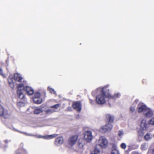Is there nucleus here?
<instances>
[{"mask_svg":"<svg viewBox=\"0 0 154 154\" xmlns=\"http://www.w3.org/2000/svg\"><path fill=\"white\" fill-rule=\"evenodd\" d=\"M119 93L112 95L109 92V89L106 87H103L101 90L100 94L97 96L96 101L98 104H103L106 102V98L109 99H115L119 97Z\"/></svg>","mask_w":154,"mask_h":154,"instance_id":"nucleus-1","label":"nucleus"},{"mask_svg":"<svg viewBox=\"0 0 154 154\" xmlns=\"http://www.w3.org/2000/svg\"><path fill=\"white\" fill-rule=\"evenodd\" d=\"M99 144L96 145V147L99 149L100 148H105L108 145V141L106 139L103 137H100L98 140Z\"/></svg>","mask_w":154,"mask_h":154,"instance_id":"nucleus-2","label":"nucleus"},{"mask_svg":"<svg viewBox=\"0 0 154 154\" xmlns=\"http://www.w3.org/2000/svg\"><path fill=\"white\" fill-rule=\"evenodd\" d=\"M18 88L23 90L26 94L28 95H32L34 93V90L31 87L29 86H24L23 84H19L18 85Z\"/></svg>","mask_w":154,"mask_h":154,"instance_id":"nucleus-3","label":"nucleus"},{"mask_svg":"<svg viewBox=\"0 0 154 154\" xmlns=\"http://www.w3.org/2000/svg\"><path fill=\"white\" fill-rule=\"evenodd\" d=\"M11 116V114L8 111L0 105V116L2 117L5 119H8Z\"/></svg>","mask_w":154,"mask_h":154,"instance_id":"nucleus-4","label":"nucleus"},{"mask_svg":"<svg viewBox=\"0 0 154 154\" xmlns=\"http://www.w3.org/2000/svg\"><path fill=\"white\" fill-rule=\"evenodd\" d=\"M72 107L77 112H80L82 109V104L81 102L79 101L73 102L72 105Z\"/></svg>","mask_w":154,"mask_h":154,"instance_id":"nucleus-5","label":"nucleus"},{"mask_svg":"<svg viewBox=\"0 0 154 154\" xmlns=\"http://www.w3.org/2000/svg\"><path fill=\"white\" fill-rule=\"evenodd\" d=\"M23 146V143H21L19 148L15 151L14 154H28L27 151Z\"/></svg>","mask_w":154,"mask_h":154,"instance_id":"nucleus-6","label":"nucleus"},{"mask_svg":"<svg viewBox=\"0 0 154 154\" xmlns=\"http://www.w3.org/2000/svg\"><path fill=\"white\" fill-rule=\"evenodd\" d=\"M78 137V136L77 135H73L70 136L67 141L68 144L71 146L74 145L77 142Z\"/></svg>","mask_w":154,"mask_h":154,"instance_id":"nucleus-7","label":"nucleus"},{"mask_svg":"<svg viewBox=\"0 0 154 154\" xmlns=\"http://www.w3.org/2000/svg\"><path fill=\"white\" fill-rule=\"evenodd\" d=\"M138 112L139 113H141L143 112H146L148 110V108L146 105L143 103H139L137 106Z\"/></svg>","mask_w":154,"mask_h":154,"instance_id":"nucleus-8","label":"nucleus"},{"mask_svg":"<svg viewBox=\"0 0 154 154\" xmlns=\"http://www.w3.org/2000/svg\"><path fill=\"white\" fill-rule=\"evenodd\" d=\"M84 138L87 142L91 141L93 138L91 132L88 131H86L84 134Z\"/></svg>","mask_w":154,"mask_h":154,"instance_id":"nucleus-9","label":"nucleus"},{"mask_svg":"<svg viewBox=\"0 0 154 154\" xmlns=\"http://www.w3.org/2000/svg\"><path fill=\"white\" fill-rule=\"evenodd\" d=\"M115 119V117L110 114L106 113L105 114V121L108 123L111 124L113 123Z\"/></svg>","mask_w":154,"mask_h":154,"instance_id":"nucleus-10","label":"nucleus"},{"mask_svg":"<svg viewBox=\"0 0 154 154\" xmlns=\"http://www.w3.org/2000/svg\"><path fill=\"white\" fill-rule=\"evenodd\" d=\"M63 138L62 137H58L57 138L55 141V144L57 146L61 144L63 142Z\"/></svg>","mask_w":154,"mask_h":154,"instance_id":"nucleus-11","label":"nucleus"},{"mask_svg":"<svg viewBox=\"0 0 154 154\" xmlns=\"http://www.w3.org/2000/svg\"><path fill=\"white\" fill-rule=\"evenodd\" d=\"M85 140L83 138H80L79 139L78 143V145L80 148H82L85 144Z\"/></svg>","mask_w":154,"mask_h":154,"instance_id":"nucleus-12","label":"nucleus"},{"mask_svg":"<svg viewBox=\"0 0 154 154\" xmlns=\"http://www.w3.org/2000/svg\"><path fill=\"white\" fill-rule=\"evenodd\" d=\"M14 79L19 82H21L23 79L22 77L18 73H15L14 75Z\"/></svg>","mask_w":154,"mask_h":154,"instance_id":"nucleus-13","label":"nucleus"},{"mask_svg":"<svg viewBox=\"0 0 154 154\" xmlns=\"http://www.w3.org/2000/svg\"><path fill=\"white\" fill-rule=\"evenodd\" d=\"M106 126L103 125L102 126L101 128L100 129V131L103 133H105L107 131H110V127L109 128H106Z\"/></svg>","mask_w":154,"mask_h":154,"instance_id":"nucleus-14","label":"nucleus"},{"mask_svg":"<svg viewBox=\"0 0 154 154\" xmlns=\"http://www.w3.org/2000/svg\"><path fill=\"white\" fill-rule=\"evenodd\" d=\"M56 136L57 135L56 134H53L51 135H46L44 136H42L41 135H39L38 136V138H43L45 139H49L53 138Z\"/></svg>","mask_w":154,"mask_h":154,"instance_id":"nucleus-15","label":"nucleus"},{"mask_svg":"<svg viewBox=\"0 0 154 154\" xmlns=\"http://www.w3.org/2000/svg\"><path fill=\"white\" fill-rule=\"evenodd\" d=\"M147 124L146 123V121L145 120H142L140 124V127L143 130H146L147 128Z\"/></svg>","mask_w":154,"mask_h":154,"instance_id":"nucleus-16","label":"nucleus"},{"mask_svg":"<svg viewBox=\"0 0 154 154\" xmlns=\"http://www.w3.org/2000/svg\"><path fill=\"white\" fill-rule=\"evenodd\" d=\"M18 90L17 91V94L18 97L20 99H23L25 97V95L23 94L22 89H18Z\"/></svg>","mask_w":154,"mask_h":154,"instance_id":"nucleus-17","label":"nucleus"},{"mask_svg":"<svg viewBox=\"0 0 154 154\" xmlns=\"http://www.w3.org/2000/svg\"><path fill=\"white\" fill-rule=\"evenodd\" d=\"M148 110H147V112L145 114V116L147 117H150L153 115V113L151 109L148 108Z\"/></svg>","mask_w":154,"mask_h":154,"instance_id":"nucleus-18","label":"nucleus"},{"mask_svg":"<svg viewBox=\"0 0 154 154\" xmlns=\"http://www.w3.org/2000/svg\"><path fill=\"white\" fill-rule=\"evenodd\" d=\"M33 100L34 103L37 104L41 103L42 102V99L39 98H33Z\"/></svg>","mask_w":154,"mask_h":154,"instance_id":"nucleus-19","label":"nucleus"},{"mask_svg":"<svg viewBox=\"0 0 154 154\" xmlns=\"http://www.w3.org/2000/svg\"><path fill=\"white\" fill-rule=\"evenodd\" d=\"M42 112L43 110L42 109L38 108H36L34 111V114H38Z\"/></svg>","mask_w":154,"mask_h":154,"instance_id":"nucleus-20","label":"nucleus"},{"mask_svg":"<svg viewBox=\"0 0 154 154\" xmlns=\"http://www.w3.org/2000/svg\"><path fill=\"white\" fill-rule=\"evenodd\" d=\"M110 154H119V152L116 147H113Z\"/></svg>","mask_w":154,"mask_h":154,"instance_id":"nucleus-21","label":"nucleus"},{"mask_svg":"<svg viewBox=\"0 0 154 154\" xmlns=\"http://www.w3.org/2000/svg\"><path fill=\"white\" fill-rule=\"evenodd\" d=\"M91 154H100V149L95 147L94 150L92 152Z\"/></svg>","mask_w":154,"mask_h":154,"instance_id":"nucleus-22","label":"nucleus"},{"mask_svg":"<svg viewBox=\"0 0 154 154\" xmlns=\"http://www.w3.org/2000/svg\"><path fill=\"white\" fill-rule=\"evenodd\" d=\"M41 96V94L39 92H36L35 93L33 98H39Z\"/></svg>","mask_w":154,"mask_h":154,"instance_id":"nucleus-23","label":"nucleus"},{"mask_svg":"<svg viewBox=\"0 0 154 154\" xmlns=\"http://www.w3.org/2000/svg\"><path fill=\"white\" fill-rule=\"evenodd\" d=\"M144 132L143 130H139L138 131V136L139 137H142L143 135Z\"/></svg>","mask_w":154,"mask_h":154,"instance_id":"nucleus-24","label":"nucleus"},{"mask_svg":"<svg viewBox=\"0 0 154 154\" xmlns=\"http://www.w3.org/2000/svg\"><path fill=\"white\" fill-rule=\"evenodd\" d=\"M135 106H131L130 108V111L131 113L136 112L135 110Z\"/></svg>","mask_w":154,"mask_h":154,"instance_id":"nucleus-25","label":"nucleus"},{"mask_svg":"<svg viewBox=\"0 0 154 154\" xmlns=\"http://www.w3.org/2000/svg\"><path fill=\"white\" fill-rule=\"evenodd\" d=\"M60 104H57L51 106V108H53L55 109H57L60 106Z\"/></svg>","mask_w":154,"mask_h":154,"instance_id":"nucleus-26","label":"nucleus"},{"mask_svg":"<svg viewBox=\"0 0 154 154\" xmlns=\"http://www.w3.org/2000/svg\"><path fill=\"white\" fill-rule=\"evenodd\" d=\"M148 123L149 125H154V117H152L148 121Z\"/></svg>","mask_w":154,"mask_h":154,"instance_id":"nucleus-27","label":"nucleus"},{"mask_svg":"<svg viewBox=\"0 0 154 154\" xmlns=\"http://www.w3.org/2000/svg\"><path fill=\"white\" fill-rule=\"evenodd\" d=\"M144 138L146 140L148 141L151 139V138L149 135L147 133L144 136Z\"/></svg>","mask_w":154,"mask_h":154,"instance_id":"nucleus-28","label":"nucleus"},{"mask_svg":"<svg viewBox=\"0 0 154 154\" xmlns=\"http://www.w3.org/2000/svg\"><path fill=\"white\" fill-rule=\"evenodd\" d=\"M121 148L124 149H126V144L124 143H122L121 144L120 146Z\"/></svg>","mask_w":154,"mask_h":154,"instance_id":"nucleus-29","label":"nucleus"},{"mask_svg":"<svg viewBox=\"0 0 154 154\" xmlns=\"http://www.w3.org/2000/svg\"><path fill=\"white\" fill-rule=\"evenodd\" d=\"M104 126H107V127H106V128H109V127H111V128L110 127V128H111L110 130H111L112 128V125L111 124H110L109 123H108L107 124L105 125Z\"/></svg>","mask_w":154,"mask_h":154,"instance_id":"nucleus-30","label":"nucleus"},{"mask_svg":"<svg viewBox=\"0 0 154 154\" xmlns=\"http://www.w3.org/2000/svg\"><path fill=\"white\" fill-rule=\"evenodd\" d=\"M146 144L145 143L142 144L141 146V149L142 150H145L146 149Z\"/></svg>","mask_w":154,"mask_h":154,"instance_id":"nucleus-31","label":"nucleus"},{"mask_svg":"<svg viewBox=\"0 0 154 154\" xmlns=\"http://www.w3.org/2000/svg\"><path fill=\"white\" fill-rule=\"evenodd\" d=\"M48 90L50 92L51 94H55L56 93L55 91H54V90L53 88H49Z\"/></svg>","mask_w":154,"mask_h":154,"instance_id":"nucleus-32","label":"nucleus"},{"mask_svg":"<svg viewBox=\"0 0 154 154\" xmlns=\"http://www.w3.org/2000/svg\"><path fill=\"white\" fill-rule=\"evenodd\" d=\"M0 75H2L4 77H5V75L4 74L3 71L0 67Z\"/></svg>","mask_w":154,"mask_h":154,"instance_id":"nucleus-33","label":"nucleus"},{"mask_svg":"<svg viewBox=\"0 0 154 154\" xmlns=\"http://www.w3.org/2000/svg\"><path fill=\"white\" fill-rule=\"evenodd\" d=\"M123 134V131L122 130H120L118 131V135L119 137H121Z\"/></svg>","mask_w":154,"mask_h":154,"instance_id":"nucleus-34","label":"nucleus"},{"mask_svg":"<svg viewBox=\"0 0 154 154\" xmlns=\"http://www.w3.org/2000/svg\"><path fill=\"white\" fill-rule=\"evenodd\" d=\"M66 111H72L71 107L70 106L68 107L66 109Z\"/></svg>","mask_w":154,"mask_h":154,"instance_id":"nucleus-35","label":"nucleus"},{"mask_svg":"<svg viewBox=\"0 0 154 154\" xmlns=\"http://www.w3.org/2000/svg\"><path fill=\"white\" fill-rule=\"evenodd\" d=\"M55 111V110H52L51 109H48L47 111V112H48V113L54 112Z\"/></svg>","mask_w":154,"mask_h":154,"instance_id":"nucleus-36","label":"nucleus"},{"mask_svg":"<svg viewBox=\"0 0 154 154\" xmlns=\"http://www.w3.org/2000/svg\"><path fill=\"white\" fill-rule=\"evenodd\" d=\"M131 154H140L138 152H135V151H134V152H133Z\"/></svg>","mask_w":154,"mask_h":154,"instance_id":"nucleus-37","label":"nucleus"},{"mask_svg":"<svg viewBox=\"0 0 154 154\" xmlns=\"http://www.w3.org/2000/svg\"><path fill=\"white\" fill-rule=\"evenodd\" d=\"M138 101H139V100H136L134 101V103L137 104Z\"/></svg>","mask_w":154,"mask_h":154,"instance_id":"nucleus-38","label":"nucleus"},{"mask_svg":"<svg viewBox=\"0 0 154 154\" xmlns=\"http://www.w3.org/2000/svg\"><path fill=\"white\" fill-rule=\"evenodd\" d=\"M152 154H154V148L152 151Z\"/></svg>","mask_w":154,"mask_h":154,"instance_id":"nucleus-39","label":"nucleus"},{"mask_svg":"<svg viewBox=\"0 0 154 154\" xmlns=\"http://www.w3.org/2000/svg\"><path fill=\"white\" fill-rule=\"evenodd\" d=\"M93 100H90V103H93Z\"/></svg>","mask_w":154,"mask_h":154,"instance_id":"nucleus-40","label":"nucleus"},{"mask_svg":"<svg viewBox=\"0 0 154 154\" xmlns=\"http://www.w3.org/2000/svg\"><path fill=\"white\" fill-rule=\"evenodd\" d=\"M21 103H22L21 102H19L18 103V105H19V104H20Z\"/></svg>","mask_w":154,"mask_h":154,"instance_id":"nucleus-41","label":"nucleus"}]
</instances>
